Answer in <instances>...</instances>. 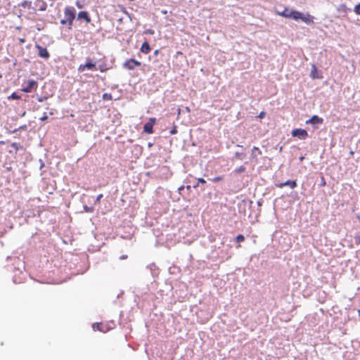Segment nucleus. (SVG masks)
<instances>
[{"instance_id":"0eeeda50","label":"nucleus","mask_w":360,"mask_h":360,"mask_svg":"<svg viewBox=\"0 0 360 360\" xmlns=\"http://www.w3.org/2000/svg\"><path fill=\"white\" fill-rule=\"evenodd\" d=\"M292 136L304 140L308 137V133L303 129H295L292 131Z\"/></svg>"},{"instance_id":"393cba45","label":"nucleus","mask_w":360,"mask_h":360,"mask_svg":"<svg viewBox=\"0 0 360 360\" xmlns=\"http://www.w3.org/2000/svg\"><path fill=\"white\" fill-rule=\"evenodd\" d=\"M266 115V112L264 111H262L259 112V114L258 115L257 117L260 118V119H262L265 117Z\"/></svg>"},{"instance_id":"20e7f679","label":"nucleus","mask_w":360,"mask_h":360,"mask_svg":"<svg viewBox=\"0 0 360 360\" xmlns=\"http://www.w3.org/2000/svg\"><path fill=\"white\" fill-rule=\"evenodd\" d=\"M96 68V63H93L92 60L89 58L86 59V63L85 64H81L78 67V71L82 72L85 71L86 70H94Z\"/></svg>"},{"instance_id":"c85d7f7f","label":"nucleus","mask_w":360,"mask_h":360,"mask_svg":"<svg viewBox=\"0 0 360 360\" xmlns=\"http://www.w3.org/2000/svg\"><path fill=\"white\" fill-rule=\"evenodd\" d=\"M198 183H200V184H205L206 183V181L203 178H198Z\"/></svg>"},{"instance_id":"c9c22d12","label":"nucleus","mask_w":360,"mask_h":360,"mask_svg":"<svg viewBox=\"0 0 360 360\" xmlns=\"http://www.w3.org/2000/svg\"><path fill=\"white\" fill-rule=\"evenodd\" d=\"M159 53V50H155V52H154V54L155 55H158Z\"/></svg>"},{"instance_id":"1a4fd4ad","label":"nucleus","mask_w":360,"mask_h":360,"mask_svg":"<svg viewBox=\"0 0 360 360\" xmlns=\"http://www.w3.org/2000/svg\"><path fill=\"white\" fill-rule=\"evenodd\" d=\"M300 18L299 20H302L304 22L307 24H313L314 18L309 13L302 14L299 11Z\"/></svg>"},{"instance_id":"5701e85b","label":"nucleus","mask_w":360,"mask_h":360,"mask_svg":"<svg viewBox=\"0 0 360 360\" xmlns=\"http://www.w3.org/2000/svg\"><path fill=\"white\" fill-rule=\"evenodd\" d=\"M224 179V177L223 176H216L214 177L212 181L214 182H218V181H222Z\"/></svg>"},{"instance_id":"dca6fc26","label":"nucleus","mask_w":360,"mask_h":360,"mask_svg":"<svg viewBox=\"0 0 360 360\" xmlns=\"http://www.w3.org/2000/svg\"><path fill=\"white\" fill-rule=\"evenodd\" d=\"M140 50L142 53L148 54L150 52L151 49L149 44L147 41H145L142 44Z\"/></svg>"},{"instance_id":"4468645a","label":"nucleus","mask_w":360,"mask_h":360,"mask_svg":"<svg viewBox=\"0 0 360 360\" xmlns=\"http://www.w3.org/2000/svg\"><path fill=\"white\" fill-rule=\"evenodd\" d=\"M323 119L321 117H318L317 115H313L308 121H307V123L310 124H322L323 123Z\"/></svg>"},{"instance_id":"e433bc0d","label":"nucleus","mask_w":360,"mask_h":360,"mask_svg":"<svg viewBox=\"0 0 360 360\" xmlns=\"http://www.w3.org/2000/svg\"><path fill=\"white\" fill-rule=\"evenodd\" d=\"M20 41L21 43H24L25 42V39H21Z\"/></svg>"},{"instance_id":"7c9ffc66","label":"nucleus","mask_w":360,"mask_h":360,"mask_svg":"<svg viewBox=\"0 0 360 360\" xmlns=\"http://www.w3.org/2000/svg\"><path fill=\"white\" fill-rule=\"evenodd\" d=\"M48 119V116L46 115H44L43 117L40 118L41 120L44 121Z\"/></svg>"},{"instance_id":"f257e3e1","label":"nucleus","mask_w":360,"mask_h":360,"mask_svg":"<svg viewBox=\"0 0 360 360\" xmlns=\"http://www.w3.org/2000/svg\"><path fill=\"white\" fill-rule=\"evenodd\" d=\"M25 12L28 15H36L38 11H45L47 4L44 0H25L19 4Z\"/></svg>"},{"instance_id":"6ab92c4d","label":"nucleus","mask_w":360,"mask_h":360,"mask_svg":"<svg viewBox=\"0 0 360 360\" xmlns=\"http://www.w3.org/2000/svg\"><path fill=\"white\" fill-rule=\"evenodd\" d=\"M20 96H18L16 93H13L9 97H8V99L11 98V99H15V100H18V99H20Z\"/></svg>"},{"instance_id":"9d476101","label":"nucleus","mask_w":360,"mask_h":360,"mask_svg":"<svg viewBox=\"0 0 360 360\" xmlns=\"http://www.w3.org/2000/svg\"><path fill=\"white\" fill-rule=\"evenodd\" d=\"M288 186L290 188L293 189L297 187V181L296 180H288L283 183H278L276 184L277 188H281L284 186Z\"/></svg>"},{"instance_id":"f8f14e48","label":"nucleus","mask_w":360,"mask_h":360,"mask_svg":"<svg viewBox=\"0 0 360 360\" xmlns=\"http://www.w3.org/2000/svg\"><path fill=\"white\" fill-rule=\"evenodd\" d=\"M78 20H84L86 23L91 22V18L87 11H80L77 15Z\"/></svg>"},{"instance_id":"f3484780","label":"nucleus","mask_w":360,"mask_h":360,"mask_svg":"<svg viewBox=\"0 0 360 360\" xmlns=\"http://www.w3.org/2000/svg\"><path fill=\"white\" fill-rule=\"evenodd\" d=\"M338 11L342 13H347L349 11V8H348L345 4H340L338 8Z\"/></svg>"},{"instance_id":"cd10ccee","label":"nucleus","mask_w":360,"mask_h":360,"mask_svg":"<svg viewBox=\"0 0 360 360\" xmlns=\"http://www.w3.org/2000/svg\"><path fill=\"white\" fill-rule=\"evenodd\" d=\"M254 150H257L259 155L262 154V151L259 150V148L258 147L254 146L252 148V151H254Z\"/></svg>"},{"instance_id":"2eb2a0df","label":"nucleus","mask_w":360,"mask_h":360,"mask_svg":"<svg viewBox=\"0 0 360 360\" xmlns=\"http://www.w3.org/2000/svg\"><path fill=\"white\" fill-rule=\"evenodd\" d=\"M310 76L312 79H320L321 76H320L318 73L317 68L315 65H312L311 70L310 73Z\"/></svg>"},{"instance_id":"412c9836","label":"nucleus","mask_w":360,"mask_h":360,"mask_svg":"<svg viewBox=\"0 0 360 360\" xmlns=\"http://www.w3.org/2000/svg\"><path fill=\"white\" fill-rule=\"evenodd\" d=\"M245 171V167L244 166H240L239 167H238L236 169V172L237 173H242V172H244Z\"/></svg>"},{"instance_id":"a211bd4d","label":"nucleus","mask_w":360,"mask_h":360,"mask_svg":"<svg viewBox=\"0 0 360 360\" xmlns=\"http://www.w3.org/2000/svg\"><path fill=\"white\" fill-rule=\"evenodd\" d=\"M244 240H245V237L243 236V235L240 234L236 237V241L237 243L243 242V241H244Z\"/></svg>"},{"instance_id":"f03ea898","label":"nucleus","mask_w":360,"mask_h":360,"mask_svg":"<svg viewBox=\"0 0 360 360\" xmlns=\"http://www.w3.org/2000/svg\"><path fill=\"white\" fill-rule=\"evenodd\" d=\"M75 9L71 6H67L64 9L65 19L60 20V24L63 25H68V28L72 29L73 21L75 18Z\"/></svg>"},{"instance_id":"2f4dec72","label":"nucleus","mask_w":360,"mask_h":360,"mask_svg":"<svg viewBox=\"0 0 360 360\" xmlns=\"http://www.w3.org/2000/svg\"><path fill=\"white\" fill-rule=\"evenodd\" d=\"M120 259H125L127 258V255H123L122 256H120Z\"/></svg>"},{"instance_id":"4c0bfd02","label":"nucleus","mask_w":360,"mask_h":360,"mask_svg":"<svg viewBox=\"0 0 360 360\" xmlns=\"http://www.w3.org/2000/svg\"><path fill=\"white\" fill-rule=\"evenodd\" d=\"M15 146H16V143H12V146H13V147H15Z\"/></svg>"},{"instance_id":"bb28decb","label":"nucleus","mask_w":360,"mask_h":360,"mask_svg":"<svg viewBox=\"0 0 360 360\" xmlns=\"http://www.w3.org/2000/svg\"><path fill=\"white\" fill-rule=\"evenodd\" d=\"M326 182L323 176L321 177V186H326Z\"/></svg>"},{"instance_id":"473e14b6","label":"nucleus","mask_w":360,"mask_h":360,"mask_svg":"<svg viewBox=\"0 0 360 360\" xmlns=\"http://www.w3.org/2000/svg\"><path fill=\"white\" fill-rule=\"evenodd\" d=\"M146 32L151 34H153L154 33V32L153 30H148Z\"/></svg>"},{"instance_id":"a878e982","label":"nucleus","mask_w":360,"mask_h":360,"mask_svg":"<svg viewBox=\"0 0 360 360\" xmlns=\"http://www.w3.org/2000/svg\"><path fill=\"white\" fill-rule=\"evenodd\" d=\"M177 133V129H176V127H174L171 131H170V134H175Z\"/></svg>"},{"instance_id":"ddd939ff","label":"nucleus","mask_w":360,"mask_h":360,"mask_svg":"<svg viewBox=\"0 0 360 360\" xmlns=\"http://www.w3.org/2000/svg\"><path fill=\"white\" fill-rule=\"evenodd\" d=\"M92 328L94 330H99L103 333H105L108 330L106 326L102 323H93Z\"/></svg>"},{"instance_id":"aec40b11","label":"nucleus","mask_w":360,"mask_h":360,"mask_svg":"<svg viewBox=\"0 0 360 360\" xmlns=\"http://www.w3.org/2000/svg\"><path fill=\"white\" fill-rule=\"evenodd\" d=\"M354 11L357 15H360V3L354 6Z\"/></svg>"},{"instance_id":"423d86ee","label":"nucleus","mask_w":360,"mask_h":360,"mask_svg":"<svg viewBox=\"0 0 360 360\" xmlns=\"http://www.w3.org/2000/svg\"><path fill=\"white\" fill-rule=\"evenodd\" d=\"M156 118L150 117L149 121L143 126V131L146 134H150L153 133V126L156 123Z\"/></svg>"},{"instance_id":"7ed1b4c3","label":"nucleus","mask_w":360,"mask_h":360,"mask_svg":"<svg viewBox=\"0 0 360 360\" xmlns=\"http://www.w3.org/2000/svg\"><path fill=\"white\" fill-rule=\"evenodd\" d=\"M278 15L287 18H292L295 20H299L300 18L299 11L290 10L288 8H285L282 12L278 13Z\"/></svg>"},{"instance_id":"4be33fe9","label":"nucleus","mask_w":360,"mask_h":360,"mask_svg":"<svg viewBox=\"0 0 360 360\" xmlns=\"http://www.w3.org/2000/svg\"><path fill=\"white\" fill-rule=\"evenodd\" d=\"M354 240H355L356 245H358L360 244V233H359L354 236Z\"/></svg>"},{"instance_id":"ea45409f","label":"nucleus","mask_w":360,"mask_h":360,"mask_svg":"<svg viewBox=\"0 0 360 360\" xmlns=\"http://www.w3.org/2000/svg\"><path fill=\"white\" fill-rule=\"evenodd\" d=\"M359 315L360 316V309L358 311Z\"/></svg>"},{"instance_id":"9b49d317","label":"nucleus","mask_w":360,"mask_h":360,"mask_svg":"<svg viewBox=\"0 0 360 360\" xmlns=\"http://www.w3.org/2000/svg\"><path fill=\"white\" fill-rule=\"evenodd\" d=\"M37 49H38V54L41 58H49L50 55L46 48L42 47L39 45H37Z\"/></svg>"},{"instance_id":"58836bf2","label":"nucleus","mask_w":360,"mask_h":360,"mask_svg":"<svg viewBox=\"0 0 360 360\" xmlns=\"http://www.w3.org/2000/svg\"><path fill=\"white\" fill-rule=\"evenodd\" d=\"M356 218L358 219V220L360 221V216H357Z\"/></svg>"},{"instance_id":"6e6552de","label":"nucleus","mask_w":360,"mask_h":360,"mask_svg":"<svg viewBox=\"0 0 360 360\" xmlns=\"http://www.w3.org/2000/svg\"><path fill=\"white\" fill-rule=\"evenodd\" d=\"M37 88V82L34 80H29L26 86L22 89L25 93H30L34 89Z\"/></svg>"},{"instance_id":"b1692460","label":"nucleus","mask_w":360,"mask_h":360,"mask_svg":"<svg viewBox=\"0 0 360 360\" xmlns=\"http://www.w3.org/2000/svg\"><path fill=\"white\" fill-rule=\"evenodd\" d=\"M103 98L104 100H106V99H111V98H112V96H111V94H104L103 95Z\"/></svg>"},{"instance_id":"f704fd0d","label":"nucleus","mask_w":360,"mask_h":360,"mask_svg":"<svg viewBox=\"0 0 360 360\" xmlns=\"http://www.w3.org/2000/svg\"><path fill=\"white\" fill-rule=\"evenodd\" d=\"M45 98H38V101H39V102H42V101H44V100Z\"/></svg>"},{"instance_id":"72a5a7b5","label":"nucleus","mask_w":360,"mask_h":360,"mask_svg":"<svg viewBox=\"0 0 360 360\" xmlns=\"http://www.w3.org/2000/svg\"><path fill=\"white\" fill-rule=\"evenodd\" d=\"M99 69H100V71L102 72H105L107 70L106 68H103V67H100Z\"/></svg>"},{"instance_id":"c756f323","label":"nucleus","mask_w":360,"mask_h":360,"mask_svg":"<svg viewBox=\"0 0 360 360\" xmlns=\"http://www.w3.org/2000/svg\"><path fill=\"white\" fill-rule=\"evenodd\" d=\"M103 197V194H99L97 198H96V202H100V200L101 198Z\"/></svg>"},{"instance_id":"39448f33","label":"nucleus","mask_w":360,"mask_h":360,"mask_svg":"<svg viewBox=\"0 0 360 360\" xmlns=\"http://www.w3.org/2000/svg\"><path fill=\"white\" fill-rule=\"evenodd\" d=\"M141 62L135 59L131 58L125 61V63L123 64V67L127 70H132L136 67L141 66Z\"/></svg>"}]
</instances>
